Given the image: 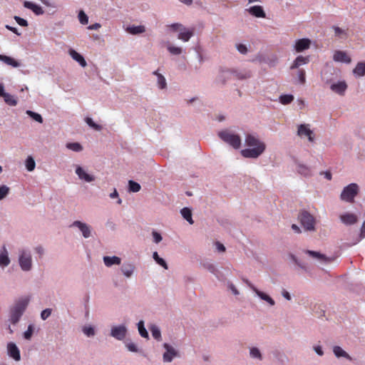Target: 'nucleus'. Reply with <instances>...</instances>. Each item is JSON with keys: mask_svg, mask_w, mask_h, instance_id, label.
Wrapping results in <instances>:
<instances>
[{"mask_svg": "<svg viewBox=\"0 0 365 365\" xmlns=\"http://www.w3.org/2000/svg\"><path fill=\"white\" fill-rule=\"evenodd\" d=\"M245 144L248 147H252V148H246L241 151V154L243 157L247 158H257L265 150V144L261 142L257 137L253 135L248 134L245 138Z\"/></svg>", "mask_w": 365, "mask_h": 365, "instance_id": "nucleus-1", "label": "nucleus"}, {"mask_svg": "<svg viewBox=\"0 0 365 365\" xmlns=\"http://www.w3.org/2000/svg\"><path fill=\"white\" fill-rule=\"evenodd\" d=\"M29 299L28 298L21 299L12 308L10 316V320L12 324H15L19 321L29 304Z\"/></svg>", "mask_w": 365, "mask_h": 365, "instance_id": "nucleus-2", "label": "nucleus"}, {"mask_svg": "<svg viewBox=\"0 0 365 365\" xmlns=\"http://www.w3.org/2000/svg\"><path fill=\"white\" fill-rule=\"evenodd\" d=\"M170 29L173 32H178V39L187 42L194 35L195 29H187L182 24L175 23L168 26Z\"/></svg>", "mask_w": 365, "mask_h": 365, "instance_id": "nucleus-3", "label": "nucleus"}, {"mask_svg": "<svg viewBox=\"0 0 365 365\" xmlns=\"http://www.w3.org/2000/svg\"><path fill=\"white\" fill-rule=\"evenodd\" d=\"M359 190V186L356 183H351L344 188L340 198L343 201L352 203L354 202V197L357 195Z\"/></svg>", "mask_w": 365, "mask_h": 365, "instance_id": "nucleus-4", "label": "nucleus"}, {"mask_svg": "<svg viewBox=\"0 0 365 365\" xmlns=\"http://www.w3.org/2000/svg\"><path fill=\"white\" fill-rule=\"evenodd\" d=\"M218 135L223 141L235 149H238L241 145V138L238 135L233 134L228 130H222L219 132Z\"/></svg>", "mask_w": 365, "mask_h": 365, "instance_id": "nucleus-5", "label": "nucleus"}, {"mask_svg": "<svg viewBox=\"0 0 365 365\" xmlns=\"http://www.w3.org/2000/svg\"><path fill=\"white\" fill-rule=\"evenodd\" d=\"M299 219L306 230L313 231L315 230V219L309 212H301L299 215Z\"/></svg>", "mask_w": 365, "mask_h": 365, "instance_id": "nucleus-6", "label": "nucleus"}, {"mask_svg": "<svg viewBox=\"0 0 365 365\" xmlns=\"http://www.w3.org/2000/svg\"><path fill=\"white\" fill-rule=\"evenodd\" d=\"M19 262L22 270L29 271L32 267V259L30 252L26 250H21L20 252Z\"/></svg>", "mask_w": 365, "mask_h": 365, "instance_id": "nucleus-7", "label": "nucleus"}, {"mask_svg": "<svg viewBox=\"0 0 365 365\" xmlns=\"http://www.w3.org/2000/svg\"><path fill=\"white\" fill-rule=\"evenodd\" d=\"M127 329L125 326L120 325L113 327L111 329L110 335L118 340H122L125 338Z\"/></svg>", "mask_w": 365, "mask_h": 365, "instance_id": "nucleus-8", "label": "nucleus"}, {"mask_svg": "<svg viewBox=\"0 0 365 365\" xmlns=\"http://www.w3.org/2000/svg\"><path fill=\"white\" fill-rule=\"evenodd\" d=\"M297 134L299 136H307L310 142L314 141V133L309 128V125L301 124L298 127Z\"/></svg>", "mask_w": 365, "mask_h": 365, "instance_id": "nucleus-9", "label": "nucleus"}, {"mask_svg": "<svg viewBox=\"0 0 365 365\" xmlns=\"http://www.w3.org/2000/svg\"><path fill=\"white\" fill-rule=\"evenodd\" d=\"M333 60L336 62L350 63L351 58L348 56L346 52L343 51H335L333 55Z\"/></svg>", "mask_w": 365, "mask_h": 365, "instance_id": "nucleus-10", "label": "nucleus"}, {"mask_svg": "<svg viewBox=\"0 0 365 365\" xmlns=\"http://www.w3.org/2000/svg\"><path fill=\"white\" fill-rule=\"evenodd\" d=\"M7 350L9 356L13 358L15 361H19L21 359L20 351L14 343L9 342L7 344Z\"/></svg>", "mask_w": 365, "mask_h": 365, "instance_id": "nucleus-11", "label": "nucleus"}, {"mask_svg": "<svg viewBox=\"0 0 365 365\" xmlns=\"http://www.w3.org/2000/svg\"><path fill=\"white\" fill-rule=\"evenodd\" d=\"M311 41L309 38H301L296 41L294 48L297 52H302L310 47Z\"/></svg>", "mask_w": 365, "mask_h": 365, "instance_id": "nucleus-12", "label": "nucleus"}, {"mask_svg": "<svg viewBox=\"0 0 365 365\" xmlns=\"http://www.w3.org/2000/svg\"><path fill=\"white\" fill-rule=\"evenodd\" d=\"M164 348L166 351L163 354V360L167 362H170L173 360V357L177 355L176 351L168 344H164Z\"/></svg>", "mask_w": 365, "mask_h": 365, "instance_id": "nucleus-13", "label": "nucleus"}, {"mask_svg": "<svg viewBox=\"0 0 365 365\" xmlns=\"http://www.w3.org/2000/svg\"><path fill=\"white\" fill-rule=\"evenodd\" d=\"M76 173L78 175L81 180H83L86 182H90L95 180V178L88 174L81 167L78 166L76 170Z\"/></svg>", "mask_w": 365, "mask_h": 365, "instance_id": "nucleus-14", "label": "nucleus"}, {"mask_svg": "<svg viewBox=\"0 0 365 365\" xmlns=\"http://www.w3.org/2000/svg\"><path fill=\"white\" fill-rule=\"evenodd\" d=\"M73 225L78 227L79 228L85 238H88L90 237L91 229L90 227L88 226L86 223L81 222L80 221H75L73 223Z\"/></svg>", "mask_w": 365, "mask_h": 365, "instance_id": "nucleus-15", "label": "nucleus"}, {"mask_svg": "<svg viewBox=\"0 0 365 365\" xmlns=\"http://www.w3.org/2000/svg\"><path fill=\"white\" fill-rule=\"evenodd\" d=\"M24 6L25 8L31 9L36 15H41L43 14L42 7L31 1H25L24 2Z\"/></svg>", "mask_w": 365, "mask_h": 365, "instance_id": "nucleus-16", "label": "nucleus"}, {"mask_svg": "<svg viewBox=\"0 0 365 365\" xmlns=\"http://www.w3.org/2000/svg\"><path fill=\"white\" fill-rule=\"evenodd\" d=\"M248 11L250 14L252 16L257 17V18H265L266 14L265 12L263 10V8L261 6H251Z\"/></svg>", "mask_w": 365, "mask_h": 365, "instance_id": "nucleus-17", "label": "nucleus"}, {"mask_svg": "<svg viewBox=\"0 0 365 365\" xmlns=\"http://www.w3.org/2000/svg\"><path fill=\"white\" fill-rule=\"evenodd\" d=\"M309 62V56H299L294 61L292 65L290 66L291 69L298 68L299 66L307 64Z\"/></svg>", "mask_w": 365, "mask_h": 365, "instance_id": "nucleus-18", "label": "nucleus"}, {"mask_svg": "<svg viewBox=\"0 0 365 365\" xmlns=\"http://www.w3.org/2000/svg\"><path fill=\"white\" fill-rule=\"evenodd\" d=\"M347 88V85L344 81H339L331 86V89L340 95H343Z\"/></svg>", "mask_w": 365, "mask_h": 365, "instance_id": "nucleus-19", "label": "nucleus"}, {"mask_svg": "<svg viewBox=\"0 0 365 365\" xmlns=\"http://www.w3.org/2000/svg\"><path fill=\"white\" fill-rule=\"evenodd\" d=\"M305 253L309 255L310 257L315 258L322 262H329L331 261L330 259L328 258L326 255L321 254L319 252L312 251V250H306Z\"/></svg>", "mask_w": 365, "mask_h": 365, "instance_id": "nucleus-20", "label": "nucleus"}, {"mask_svg": "<svg viewBox=\"0 0 365 365\" xmlns=\"http://www.w3.org/2000/svg\"><path fill=\"white\" fill-rule=\"evenodd\" d=\"M341 222L346 225H354L357 221V217L354 214L346 213L340 216Z\"/></svg>", "mask_w": 365, "mask_h": 365, "instance_id": "nucleus-21", "label": "nucleus"}, {"mask_svg": "<svg viewBox=\"0 0 365 365\" xmlns=\"http://www.w3.org/2000/svg\"><path fill=\"white\" fill-rule=\"evenodd\" d=\"M0 61L14 68L20 66V63L12 57L0 54Z\"/></svg>", "mask_w": 365, "mask_h": 365, "instance_id": "nucleus-22", "label": "nucleus"}, {"mask_svg": "<svg viewBox=\"0 0 365 365\" xmlns=\"http://www.w3.org/2000/svg\"><path fill=\"white\" fill-rule=\"evenodd\" d=\"M71 56L82 67H86L87 63L84 58L76 51L71 49L69 51Z\"/></svg>", "mask_w": 365, "mask_h": 365, "instance_id": "nucleus-23", "label": "nucleus"}, {"mask_svg": "<svg viewBox=\"0 0 365 365\" xmlns=\"http://www.w3.org/2000/svg\"><path fill=\"white\" fill-rule=\"evenodd\" d=\"M103 262L106 267H111L113 264L119 265L121 262V259L120 257L116 256H106L103 257Z\"/></svg>", "mask_w": 365, "mask_h": 365, "instance_id": "nucleus-24", "label": "nucleus"}, {"mask_svg": "<svg viewBox=\"0 0 365 365\" xmlns=\"http://www.w3.org/2000/svg\"><path fill=\"white\" fill-rule=\"evenodd\" d=\"M10 259L8 256L7 250L5 246L3 247V250L0 252V266L6 267L9 264Z\"/></svg>", "mask_w": 365, "mask_h": 365, "instance_id": "nucleus-25", "label": "nucleus"}, {"mask_svg": "<svg viewBox=\"0 0 365 365\" xmlns=\"http://www.w3.org/2000/svg\"><path fill=\"white\" fill-rule=\"evenodd\" d=\"M135 267L132 264H123L120 268L122 273L126 277H130L133 274Z\"/></svg>", "mask_w": 365, "mask_h": 365, "instance_id": "nucleus-26", "label": "nucleus"}, {"mask_svg": "<svg viewBox=\"0 0 365 365\" xmlns=\"http://www.w3.org/2000/svg\"><path fill=\"white\" fill-rule=\"evenodd\" d=\"M353 73L357 77L364 76L365 75V63L359 62L353 70Z\"/></svg>", "mask_w": 365, "mask_h": 365, "instance_id": "nucleus-27", "label": "nucleus"}, {"mask_svg": "<svg viewBox=\"0 0 365 365\" xmlns=\"http://www.w3.org/2000/svg\"><path fill=\"white\" fill-rule=\"evenodd\" d=\"M232 76H235V78H236L237 79L244 80L250 78L252 76V73L250 71H232Z\"/></svg>", "mask_w": 365, "mask_h": 365, "instance_id": "nucleus-28", "label": "nucleus"}, {"mask_svg": "<svg viewBox=\"0 0 365 365\" xmlns=\"http://www.w3.org/2000/svg\"><path fill=\"white\" fill-rule=\"evenodd\" d=\"M332 29L334 31V35L336 37L341 38H346L348 37V29H342L337 26H333Z\"/></svg>", "mask_w": 365, "mask_h": 365, "instance_id": "nucleus-29", "label": "nucleus"}, {"mask_svg": "<svg viewBox=\"0 0 365 365\" xmlns=\"http://www.w3.org/2000/svg\"><path fill=\"white\" fill-rule=\"evenodd\" d=\"M232 76V71H230V70L222 71L221 73L218 78V81L222 84H225L226 83V80L230 78V77Z\"/></svg>", "mask_w": 365, "mask_h": 365, "instance_id": "nucleus-30", "label": "nucleus"}, {"mask_svg": "<svg viewBox=\"0 0 365 365\" xmlns=\"http://www.w3.org/2000/svg\"><path fill=\"white\" fill-rule=\"evenodd\" d=\"M127 31L131 34H138L145 32L144 26H133L127 28Z\"/></svg>", "mask_w": 365, "mask_h": 365, "instance_id": "nucleus-31", "label": "nucleus"}, {"mask_svg": "<svg viewBox=\"0 0 365 365\" xmlns=\"http://www.w3.org/2000/svg\"><path fill=\"white\" fill-rule=\"evenodd\" d=\"M245 282L248 284V286L259 297L262 299L267 302L268 299H269V296L267 294L259 291L257 288H255L248 280H245Z\"/></svg>", "mask_w": 365, "mask_h": 365, "instance_id": "nucleus-32", "label": "nucleus"}, {"mask_svg": "<svg viewBox=\"0 0 365 365\" xmlns=\"http://www.w3.org/2000/svg\"><path fill=\"white\" fill-rule=\"evenodd\" d=\"M333 351L337 357L343 356L349 359H351L350 356L339 346H335Z\"/></svg>", "mask_w": 365, "mask_h": 365, "instance_id": "nucleus-33", "label": "nucleus"}, {"mask_svg": "<svg viewBox=\"0 0 365 365\" xmlns=\"http://www.w3.org/2000/svg\"><path fill=\"white\" fill-rule=\"evenodd\" d=\"M153 74L157 76V77H158V87L160 89L165 88L167 86V83H166V81H165V78H164V76L162 74L159 73L158 71H154Z\"/></svg>", "mask_w": 365, "mask_h": 365, "instance_id": "nucleus-34", "label": "nucleus"}, {"mask_svg": "<svg viewBox=\"0 0 365 365\" xmlns=\"http://www.w3.org/2000/svg\"><path fill=\"white\" fill-rule=\"evenodd\" d=\"M181 214L182 217L190 223L193 224V220L192 219V212L191 210L187 207H184L181 210Z\"/></svg>", "mask_w": 365, "mask_h": 365, "instance_id": "nucleus-35", "label": "nucleus"}, {"mask_svg": "<svg viewBox=\"0 0 365 365\" xmlns=\"http://www.w3.org/2000/svg\"><path fill=\"white\" fill-rule=\"evenodd\" d=\"M4 101L9 106H14L17 104V101L15 99L14 96L6 93L4 96H3Z\"/></svg>", "mask_w": 365, "mask_h": 365, "instance_id": "nucleus-36", "label": "nucleus"}, {"mask_svg": "<svg viewBox=\"0 0 365 365\" xmlns=\"http://www.w3.org/2000/svg\"><path fill=\"white\" fill-rule=\"evenodd\" d=\"M153 259H155V261L158 264H160V266H162L163 268H165V269H168V264L166 263V262L161 257H159L158 254L157 252H153Z\"/></svg>", "mask_w": 365, "mask_h": 365, "instance_id": "nucleus-37", "label": "nucleus"}, {"mask_svg": "<svg viewBox=\"0 0 365 365\" xmlns=\"http://www.w3.org/2000/svg\"><path fill=\"white\" fill-rule=\"evenodd\" d=\"M297 171L299 174L304 176H309L311 175V170L309 168L304 165H299L297 168Z\"/></svg>", "mask_w": 365, "mask_h": 365, "instance_id": "nucleus-38", "label": "nucleus"}, {"mask_svg": "<svg viewBox=\"0 0 365 365\" xmlns=\"http://www.w3.org/2000/svg\"><path fill=\"white\" fill-rule=\"evenodd\" d=\"M140 185L139 183L133 181L129 180L128 182V190L130 192H137L140 190Z\"/></svg>", "mask_w": 365, "mask_h": 365, "instance_id": "nucleus-39", "label": "nucleus"}, {"mask_svg": "<svg viewBox=\"0 0 365 365\" xmlns=\"http://www.w3.org/2000/svg\"><path fill=\"white\" fill-rule=\"evenodd\" d=\"M294 100V96L292 95H282L279 97V101L283 105H287L290 103Z\"/></svg>", "mask_w": 365, "mask_h": 365, "instance_id": "nucleus-40", "label": "nucleus"}, {"mask_svg": "<svg viewBox=\"0 0 365 365\" xmlns=\"http://www.w3.org/2000/svg\"><path fill=\"white\" fill-rule=\"evenodd\" d=\"M66 148L75 152H80L83 150L82 145L78 143H67Z\"/></svg>", "mask_w": 365, "mask_h": 365, "instance_id": "nucleus-41", "label": "nucleus"}, {"mask_svg": "<svg viewBox=\"0 0 365 365\" xmlns=\"http://www.w3.org/2000/svg\"><path fill=\"white\" fill-rule=\"evenodd\" d=\"M138 331H139V334H140V336L142 337H144V338H148V333L147 331V330L145 329V327H144V323L143 321H140L138 324Z\"/></svg>", "mask_w": 365, "mask_h": 365, "instance_id": "nucleus-42", "label": "nucleus"}, {"mask_svg": "<svg viewBox=\"0 0 365 365\" xmlns=\"http://www.w3.org/2000/svg\"><path fill=\"white\" fill-rule=\"evenodd\" d=\"M26 114L29 116H30L31 118H32L34 120H36L40 123H43V118L41 117V115L40 114L35 113L34 111H31V110H27Z\"/></svg>", "mask_w": 365, "mask_h": 365, "instance_id": "nucleus-43", "label": "nucleus"}, {"mask_svg": "<svg viewBox=\"0 0 365 365\" xmlns=\"http://www.w3.org/2000/svg\"><path fill=\"white\" fill-rule=\"evenodd\" d=\"M36 163L34 158L31 156L26 160V167L29 171H33L35 168Z\"/></svg>", "mask_w": 365, "mask_h": 365, "instance_id": "nucleus-44", "label": "nucleus"}, {"mask_svg": "<svg viewBox=\"0 0 365 365\" xmlns=\"http://www.w3.org/2000/svg\"><path fill=\"white\" fill-rule=\"evenodd\" d=\"M86 122L90 127L93 128L96 130H101L102 129V126L94 123L91 118H86Z\"/></svg>", "mask_w": 365, "mask_h": 365, "instance_id": "nucleus-45", "label": "nucleus"}, {"mask_svg": "<svg viewBox=\"0 0 365 365\" xmlns=\"http://www.w3.org/2000/svg\"><path fill=\"white\" fill-rule=\"evenodd\" d=\"M9 190H10L9 187H7L6 185L0 186V200H3L4 198H5L6 197V195L9 192Z\"/></svg>", "mask_w": 365, "mask_h": 365, "instance_id": "nucleus-46", "label": "nucleus"}, {"mask_svg": "<svg viewBox=\"0 0 365 365\" xmlns=\"http://www.w3.org/2000/svg\"><path fill=\"white\" fill-rule=\"evenodd\" d=\"M150 331H151L153 336L155 339H157V340H160V338H161L160 331L159 330V329L157 327L153 326L150 328Z\"/></svg>", "mask_w": 365, "mask_h": 365, "instance_id": "nucleus-47", "label": "nucleus"}, {"mask_svg": "<svg viewBox=\"0 0 365 365\" xmlns=\"http://www.w3.org/2000/svg\"><path fill=\"white\" fill-rule=\"evenodd\" d=\"M78 19L81 24L86 25L88 22V18L87 15L83 11H81L78 14Z\"/></svg>", "mask_w": 365, "mask_h": 365, "instance_id": "nucleus-48", "label": "nucleus"}, {"mask_svg": "<svg viewBox=\"0 0 365 365\" xmlns=\"http://www.w3.org/2000/svg\"><path fill=\"white\" fill-rule=\"evenodd\" d=\"M297 76L300 83L304 84L306 82L305 71L303 69H299L297 71Z\"/></svg>", "mask_w": 365, "mask_h": 365, "instance_id": "nucleus-49", "label": "nucleus"}, {"mask_svg": "<svg viewBox=\"0 0 365 365\" xmlns=\"http://www.w3.org/2000/svg\"><path fill=\"white\" fill-rule=\"evenodd\" d=\"M33 331H34L33 326L31 324H30L28 327L27 330L24 333V337L26 339L29 340L31 338V336L33 334Z\"/></svg>", "mask_w": 365, "mask_h": 365, "instance_id": "nucleus-50", "label": "nucleus"}, {"mask_svg": "<svg viewBox=\"0 0 365 365\" xmlns=\"http://www.w3.org/2000/svg\"><path fill=\"white\" fill-rule=\"evenodd\" d=\"M168 50L174 55H179L182 53V48L180 47L170 46L168 47Z\"/></svg>", "mask_w": 365, "mask_h": 365, "instance_id": "nucleus-51", "label": "nucleus"}, {"mask_svg": "<svg viewBox=\"0 0 365 365\" xmlns=\"http://www.w3.org/2000/svg\"><path fill=\"white\" fill-rule=\"evenodd\" d=\"M250 355L253 358H258L259 359H261L262 358V356H261V354H260V351L257 348H252L250 349Z\"/></svg>", "mask_w": 365, "mask_h": 365, "instance_id": "nucleus-52", "label": "nucleus"}, {"mask_svg": "<svg viewBox=\"0 0 365 365\" xmlns=\"http://www.w3.org/2000/svg\"><path fill=\"white\" fill-rule=\"evenodd\" d=\"M83 331L88 336H93L95 334L94 329L91 327H83Z\"/></svg>", "mask_w": 365, "mask_h": 365, "instance_id": "nucleus-53", "label": "nucleus"}, {"mask_svg": "<svg viewBox=\"0 0 365 365\" xmlns=\"http://www.w3.org/2000/svg\"><path fill=\"white\" fill-rule=\"evenodd\" d=\"M51 314V309H46L42 311L41 314V317L43 320H46L48 319L50 315Z\"/></svg>", "mask_w": 365, "mask_h": 365, "instance_id": "nucleus-54", "label": "nucleus"}, {"mask_svg": "<svg viewBox=\"0 0 365 365\" xmlns=\"http://www.w3.org/2000/svg\"><path fill=\"white\" fill-rule=\"evenodd\" d=\"M15 21L17 22V24L21 26H27L28 22L26 20L19 17V16H14Z\"/></svg>", "mask_w": 365, "mask_h": 365, "instance_id": "nucleus-55", "label": "nucleus"}, {"mask_svg": "<svg viewBox=\"0 0 365 365\" xmlns=\"http://www.w3.org/2000/svg\"><path fill=\"white\" fill-rule=\"evenodd\" d=\"M238 51L242 54H245L247 52V48L245 45L240 43L237 45Z\"/></svg>", "mask_w": 365, "mask_h": 365, "instance_id": "nucleus-56", "label": "nucleus"}, {"mask_svg": "<svg viewBox=\"0 0 365 365\" xmlns=\"http://www.w3.org/2000/svg\"><path fill=\"white\" fill-rule=\"evenodd\" d=\"M153 240L155 243H159L162 240V237L160 233L153 231Z\"/></svg>", "mask_w": 365, "mask_h": 365, "instance_id": "nucleus-57", "label": "nucleus"}, {"mask_svg": "<svg viewBox=\"0 0 365 365\" xmlns=\"http://www.w3.org/2000/svg\"><path fill=\"white\" fill-rule=\"evenodd\" d=\"M126 346L129 351H133V352L137 351V346L135 344L129 343Z\"/></svg>", "mask_w": 365, "mask_h": 365, "instance_id": "nucleus-58", "label": "nucleus"}, {"mask_svg": "<svg viewBox=\"0 0 365 365\" xmlns=\"http://www.w3.org/2000/svg\"><path fill=\"white\" fill-rule=\"evenodd\" d=\"M215 245L219 252H225V247L222 244H221L220 242H216Z\"/></svg>", "mask_w": 365, "mask_h": 365, "instance_id": "nucleus-59", "label": "nucleus"}, {"mask_svg": "<svg viewBox=\"0 0 365 365\" xmlns=\"http://www.w3.org/2000/svg\"><path fill=\"white\" fill-rule=\"evenodd\" d=\"M101 27V25L98 23H96V24H91L90 25L88 29L89 30H98V29H100Z\"/></svg>", "mask_w": 365, "mask_h": 365, "instance_id": "nucleus-60", "label": "nucleus"}, {"mask_svg": "<svg viewBox=\"0 0 365 365\" xmlns=\"http://www.w3.org/2000/svg\"><path fill=\"white\" fill-rule=\"evenodd\" d=\"M205 267L212 273H215L216 272V268L212 264H208L205 265Z\"/></svg>", "mask_w": 365, "mask_h": 365, "instance_id": "nucleus-61", "label": "nucleus"}, {"mask_svg": "<svg viewBox=\"0 0 365 365\" xmlns=\"http://www.w3.org/2000/svg\"><path fill=\"white\" fill-rule=\"evenodd\" d=\"M314 351H316V353L319 355V356H322L324 354V352L322 351V349L320 346H315L314 347Z\"/></svg>", "mask_w": 365, "mask_h": 365, "instance_id": "nucleus-62", "label": "nucleus"}, {"mask_svg": "<svg viewBox=\"0 0 365 365\" xmlns=\"http://www.w3.org/2000/svg\"><path fill=\"white\" fill-rule=\"evenodd\" d=\"M6 28L8 30H9V31H12L13 33H14V34H17V35H19V36L20 35V34L18 32V30H17V29H16V28L13 27V26H9V25H6Z\"/></svg>", "mask_w": 365, "mask_h": 365, "instance_id": "nucleus-63", "label": "nucleus"}, {"mask_svg": "<svg viewBox=\"0 0 365 365\" xmlns=\"http://www.w3.org/2000/svg\"><path fill=\"white\" fill-rule=\"evenodd\" d=\"M361 237H365V221L364 222L361 229Z\"/></svg>", "mask_w": 365, "mask_h": 365, "instance_id": "nucleus-64", "label": "nucleus"}]
</instances>
